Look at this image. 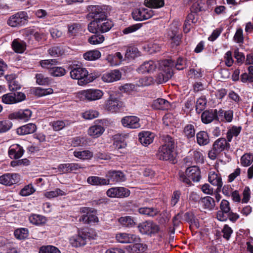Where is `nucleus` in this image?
I'll use <instances>...</instances> for the list:
<instances>
[{"label": "nucleus", "mask_w": 253, "mask_h": 253, "mask_svg": "<svg viewBox=\"0 0 253 253\" xmlns=\"http://www.w3.org/2000/svg\"><path fill=\"white\" fill-rule=\"evenodd\" d=\"M89 15L93 19H98L99 32H107L113 26V22L106 18V12L99 6L92 7Z\"/></svg>", "instance_id": "1"}, {"label": "nucleus", "mask_w": 253, "mask_h": 253, "mask_svg": "<svg viewBox=\"0 0 253 253\" xmlns=\"http://www.w3.org/2000/svg\"><path fill=\"white\" fill-rule=\"evenodd\" d=\"M161 137L164 144L159 148L157 156L161 160H172L174 157V140L167 134L163 135Z\"/></svg>", "instance_id": "2"}, {"label": "nucleus", "mask_w": 253, "mask_h": 253, "mask_svg": "<svg viewBox=\"0 0 253 253\" xmlns=\"http://www.w3.org/2000/svg\"><path fill=\"white\" fill-rule=\"evenodd\" d=\"M70 76L72 79L78 80V84L80 85L86 84L93 80L86 69L80 66L74 67L70 71Z\"/></svg>", "instance_id": "3"}, {"label": "nucleus", "mask_w": 253, "mask_h": 253, "mask_svg": "<svg viewBox=\"0 0 253 253\" xmlns=\"http://www.w3.org/2000/svg\"><path fill=\"white\" fill-rule=\"evenodd\" d=\"M28 19L27 12L19 11L11 15L7 20V24L11 27H20L25 25Z\"/></svg>", "instance_id": "4"}, {"label": "nucleus", "mask_w": 253, "mask_h": 253, "mask_svg": "<svg viewBox=\"0 0 253 253\" xmlns=\"http://www.w3.org/2000/svg\"><path fill=\"white\" fill-rule=\"evenodd\" d=\"M185 174L186 175L181 174L180 176V180L188 185H191L192 184L191 180L194 182H198L201 178L200 169L196 166L187 168Z\"/></svg>", "instance_id": "5"}, {"label": "nucleus", "mask_w": 253, "mask_h": 253, "mask_svg": "<svg viewBox=\"0 0 253 253\" xmlns=\"http://www.w3.org/2000/svg\"><path fill=\"white\" fill-rule=\"evenodd\" d=\"M139 232L142 234L151 236L158 233L160 228L152 220H147L139 224L138 226Z\"/></svg>", "instance_id": "6"}, {"label": "nucleus", "mask_w": 253, "mask_h": 253, "mask_svg": "<svg viewBox=\"0 0 253 253\" xmlns=\"http://www.w3.org/2000/svg\"><path fill=\"white\" fill-rule=\"evenodd\" d=\"M153 14V11L150 8H137L132 12V18L136 21H143L148 19L151 18Z\"/></svg>", "instance_id": "7"}, {"label": "nucleus", "mask_w": 253, "mask_h": 253, "mask_svg": "<svg viewBox=\"0 0 253 253\" xmlns=\"http://www.w3.org/2000/svg\"><path fill=\"white\" fill-rule=\"evenodd\" d=\"M90 234L89 232H80L78 235L70 238V242L72 246L80 247L86 244V239L90 238Z\"/></svg>", "instance_id": "8"}, {"label": "nucleus", "mask_w": 253, "mask_h": 253, "mask_svg": "<svg viewBox=\"0 0 253 253\" xmlns=\"http://www.w3.org/2000/svg\"><path fill=\"white\" fill-rule=\"evenodd\" d=\"M81 212L86 213V214H84L80 217L79 219L80 221H83L84 223L87 224L98 222V218L96 215V211H91L89 208H83L81 209Z\"/></svg>", "instance_id": "9"}, {"label": "nucleus", "mask_w": 253, "mask_h": 253, "mask_svg": "<svg viewBox=\"0 0 253 253\" xmlns=\"http://www.w3.org/2000/svg\"><path fill=\"white\" fill-rule=\"evenodd\" d=\"M220 210L217 212V219L221 221H225L228 219V214L230 211L229 202L226 200H222L219 206Z\"/></svg>", "instance_id": "10"}, {"label": "nucleus", "mask_w": 253, "mask_h": 253, "mask_svg": "<svg viewBox=\"0 0 253 253\" xmlns=\"http://www.w3.org/2000/svg\"><path fill=\"white\" fill-rule=\"evenodd\" d=\"M117 241L121 243L128 244L137 243L140 241V238L137 236L127 233H119L116 235Z\"/></svg>", "instance_id": "11"}, {"label": "nucleus", "mask_w": 253, "mask_h": 253, "mask_svg": "<svg viewBox=\"0 0 253 253\" xmlns=\"http://www.w3.org/2000/svg\"><path fill=\"white\" fill-rule=\"evenodd\" d=\"M106 194L111 198H122L128 197L130 192L124 187H113L107 191Z\"/></svg>", "instance_id": "12"}, {"label": "nucleus", "mask_w": 253, "mask_h": 253, "mask_svg": "<svg viewBox=\"0 0 253 253\" xmlns=\"http://www.w3.org/2000/svg\"><path fill=\"white\" fill-rule=\"evenodd\" d=\"M121 123L124 127L130 128H137L140 127L139 119L134 116H126L122 119Z\"/></svg>", "instance_id": "13"}, {"label": "nucleus", "mask_w": 253, "mask_h": 253, "mask_svg": "<svg viewBox=\"0 0 253 253\" xmlns=\"http://www.w3.org/2000/svg\"><path fill=\"white\" fill-rule=\"evenodd\" d=\"M20 176L17 173H5L0 176V183L11 185L19 182Z\"/></svg>", "instance_id": "14"}, {"label": "nucleus", "mask_w": 253, "mask_h": 253, "mask_svg": "<svg viewBox=\"0 0 253 253\" xmlns=\"http://www.w3.org/2000/svg\"><path fill=\"white\" fill-rule=\"evenodd\" d=\"M164 68L157 75L156 81L159 84H163L168 81L173 75L172 69L164 65L163 63Z\"/></svg>", "instance_id": "15"}, {"label": "nucleus", "mask_w": 253, "mask_h": 253, "mask_svg": "<svg viewBox=\"0 0 253 253\" xmlns=\"http://www.w3.org/2000/svg\"><path fill=\"white\" fill-rule=\"evenodd\" d=\"M82 95L89 101H94L100 99L103 95L99 89H89L82 92Z\"/></svg>", "instance_id": "16"}, {"label": "nucleus", "mask_w": 253, "mask_h": 253, "mask_svg": "<svg viewBox=\"0 0 253 253\" xmlns=\"http://www.w3.org/2000/svg\"><path fill=\"white\" fill-rule=\"evenodd\" d=\"M169 101L163 98H158L153 101L151 106L153 109L168 111L172 109Z\"/></svg>", "instance_id": "17"}, {"label": "nucleus", "mask_w": 253, "mask_h": 253, "mask_svg": "<svg viewBox=\"0 0 253 253\" xmlns=\"http://www.w3.org/2000/svg\"><path fill=\"white\" fill-rule=\"evenodd\" d=\"M24 152L22 147L17 144H13L8 149V155L11 159H18L22 157Z\"/></svg>", "instance_id": "18"}, {"label": "nucleus", "mask_w": 253, "mask_h": 253, "mask_svg": "<svg viewBox=\"0 0 253 253\" xmlns=\"http://www.w3.org/2000/svg\"><path fill=\"white\" fill-rule=\"evenodd\" d=\"M157 68V64L153 60L144 62L137 69L139 73H151L153 72Z\"/></svg>", "instance_id": "19"}, {"label": "nucleus", "mask_w": 253, "mask_h": 253, "mask_svg": "<svg viewBox=\"0 0 253 253\" xmlns=\"http://www.w3.org/2000/svg\"><path fill=\"white\" fill-rule=\"evenodd\" d=\"M122 74L119 70H114L103 74L102 79L105 82L112 83L120 80Z\"/></svg>", "instance_id": "20"}, {"label": "nucleus", "mask_w": 253, "mask_h": 253, "mask_svg": "<svg viewBox=\"0 0 253 253\" xmlns=\"http://www.w3.org/2000/svg\"><path fill=\"white\" fill-rule=\"evenodd\" d=\"M138 136L140 142L145 146H147L152 143L155 137L153 133L148 131L140 132Z\"/></svg>", "instance_id": "21"}, {"label": "nucleus", "mask_w": 253, "mask_h": 253, "mask_svg": "<svg viewBox=\"0 0 253 253\" xmlns=\"http://www.w3.org/2000/svg\"><path fill=\"white\" fill-rule=\"evenodd\" d=\"M185 60L182 58H178L176 62L169 59L164 61V65L169 67L171 69L175 67L177 70H180L183 69L185 67Z\"/></svg>", "instance_id": "22"}, {"label": "nucleus", "mask_w": 253, "mask_h": 253, "mask_svg": "<svg viewBox=\"0 0 253 253\" xmlns=\"http://www.w3.org/2000/svg\"><path fill=\"white\" fill-rule=\"evenodd\" d=\"M124 106V103L117 99L109 98L105 104L106 109L108 111H117L122 109Z\"/></svg>", "instance_id": "23"}, {"label": "nucleus", "mask_w": 253, "mask_h": 253, "mask_svg": "<svg viewBox=\"0 0 253 253\" xmlns=\"http://www.w3.org/2000/svg\"><path fill=\"white\" fill-rule=\"evenodd\" d=\"M140 56V52L138 48L134 46H128L125 55L124 60L130 61Z\"/></svg>", "instance_id": "24"}, {"label": "nucleus", "mask_w": 253, "mask_h": 253, "mask_svg": "<svg viewBox=\"0 0 253 253\" xmlns=\"http://www.w3.org/2000/svg\"><path fill=\"white\" fill-rule=\"evenodd\" d=\"M209 181L212 185L217 186V190H220L222 186V182L219 174L214 171H211L209 174Z\"/></svg>", "instance_id": "25"}, {"label": "nucleus", "mask_w": 253, "mask_h": 253, "mask_svg": "<svg viewBox=\"0 0 253 253\" xmlns=\"http://www.w3.org/2000/svg\"><path fill=\"white\" fill-rule=\"evenodd\" d=\"M199 204L205 210L208 211H212L215 206L213 198L210 196H206L202 198L199 201Z\"/></svg>", "instance_id": "26"}, {"label": "nucleus", "mask_w": 253, "mask_h": 253, "mask_svg": "<svg viewBox=\"0 0 253 253\" xmlns=\"http://www.w3.org/2000/svg\"><path fill=\"white\" fill-rule=\"evenodd\" d=\"M107 176L108 177L107 180H109V182L111 181L114 182H120L126 180L125 174L120 171H109Z\"/></svg>", "instance_id": "27"}, {"label": "nucleus", "mask_w": 253, "mask_h": 253, "mask_svg": "<svg viewBox=\"0 0 253 253\" xmlns=\"http://www.w3.org/2000/svg\"><path fill=\"white\" fill-rule=\"evenodd\" d=\"M36 129L37 126L35 124L30 123L18 128L16 132L18 135H26L34 133Z\"/></svg>", "instance_id": "28"}, {"label": "nucleus", "mask_w": 253, "mask_h": 253, "mask_svg": "<svg viewBox=\"0 0 253 253\" xmlns=\"http://www.w3.org/2000/svg\"><path fill=\"white\" fill-rule=\"evenodd\" d=\"M87 182L91 185L103 186L109 184V180L99 176H91L87 178Z\"/></svg>", "instance_id": "29"}, {"label": "nucleus", "mask_w": 253, "mask_h": 253, "mask_svg": "<svg viewBox=\"0 0 253 253\" xmlns=\"http://www.w3.org/2000/svg\"><path fill=\"white\" fill-rule=\"evenodd\" d=\"M140 214L151 217H154L160 212V210L154 207H142L138 210Z\"/></svg>", "instance_id": "30"}, {"label": "nucleus", "mask_w": 253, "mask_h": 253, "mask_svg": "<svg viewBox=\"0 0 253 253\" xmlns=\"http://www.w3.org/2000/svg\"><path fill=\"white\" fill-rule=\"evenodd\" d=\"M31 116V112H14L9 115L11 120L16 119L18 120L27 121Z\"/></svg>", "instance_id": "31"}, {"label": "nucleus", "mask_w": 253, "mask_h": 253, "mask_svg": "<svg viewBox=\"0 0 253 253\" xmlns=\"http://www.w3.org/2000/svg\"><path fill=\"white\" fill-rule=\"evenodd\" d=\"M104 128L100 125H94L90 126L87 131L88 134L93 138H97L104 132Z\"/></svg>", "instance_id": "32"}, {"label": "nucleus", "mask_w": 253, "mask_h": 253, "mask_svg": "<svg viewBox=\"0 0 253 253\" xmlns=\"http://www.w3.org/2000/svg\"><path fill=\"white\" fill-rule=\"evenodd\" d=\"M213 147H215L220 153L230 147L229 143L224 138L217 139L213 144Z\"/></svg>", "instance_id": "33"}, {"label": "nucleus", "mask_w": 253, "mask_h": 253, "mask_svg": "<svg viewBox=\"0 0 253 253\" xmlns=\"http://www.w3.org/2000/svg\"><path fill=\"white\" fill-rule=\"evenodd\" d=\"M197 143L200 146H205L208 144L210 139L208 133L205 131H200L196 134Z\"/></svg>", "instance_id": "34"}, {"label": "nucleus", "mask_w": 253, "mask_h": 253, "mask_svg": "<svg viewBox=\"0 0 253 253\" xmlns=\"http://www.w3.org/2000/svg\"><path fill=\"white\" fill-rule=\"evenodd\" d=\"M218 118L217 112H203L201 119L204 124H209Z\"/></svg>", "instance_id": "35"}, {"label": "nucleus", "mask_w": 253, "mask_h": 253, "mask_svg": "<svg viewBox=\"0 0 253 253\" xmlns=\"http://www.w3.org/2000/svg\"><path fill=\"white\" fill-rule=\"evenodd\" d=\"M82 32L81 26L79 23H73L68 25V35L70 37L78 36Z\"/></svg>", "instance_id": "36"}, {"label": "nucleus", "mask_w": 253, "mask_h": 253, "mask_svg": "<svg viewBox=\"0 0 253 253\" xmlns=\"http://www.w3.org/2000/svg\"><path fill=\"white\" fill-rule=\"evenodd\" d=\"M207 0H198L193 3L191 7V10L194 13L204 10L207 7Z\"/></svg>", "instance_id": "37"}, {"label": "nucleus", "mask_w": 253, "mask_h": 253, "mask_svg": "<svg viewBox=\"0 0 253 253\" xmlns=\"http://www.w3.org/2000/svg\"><path fill=\"white\" fill-rule=\"evenodd\" d=\"M53 92V90L51 88L44 89L41 87H36L31 89V92L38 97H42L51 94Z\"/></svg>", "instance_id": "38"}, {"label": "nucleus", "mask_w": 253, "mask_h": 253, "mask_svg": "<svg viewBox=\"0 0 253 253\" xmlns=\"http://www.w3.org/2000/svg\"><path fill=\"white\" fill-rule=\"evenodd\" d=\"M101 56V53L99 50H92L84 53L83 57L84 59L88 61H93L99 59Z\"/></svg>", "instance_id": "39"}, {"label": "nucleus", "mask_w": 253, "mask_h": 253, "mask_svg": "<svg viewBox=\"0 0 253 253\" xmlns=\"http://www.w3.org/2000/svg\"><path fill=\"white\" fill-rule=\"evenodd\" d=\"M12 47L15 52L22 53L26 49V44L23 42L19 41L18 39H15L12 42Z\"/></svg>", "instance_id": "40"}, {"label": "nucleus", "mask_w": 253, "mask_h": 253, "mask_svg": "<svg viewBox=\"0 0 253 253\" xmlns=\"http://www.w3.org/2000/svg\"><path fill=\"white\" fill-rule=\"evenodd\" d=\"M159 216L157 218L158 223L161 225L167 224L170 218V214L167 210H164L161 213L158 214Z\"/></svg>", "instance_id": "41"}, {"label": "nucleus", "mask_w": 253, "mask_h": 253, "mask_svg": "<svg viewBox=\"0 0 253 253\" xmlns=\"http://www.w3.org/2000/svg\"><path fill=\"white\" fill-rule=\"evenodd\" d=\"M74 156L81 160L89 159L93 156L92 152L89 150H84L83 151H74Z\"/></svg>", "instance_id": "42"}, {"label": "nucleus", "mask_w": 253, "mask_h": 253, "mask_svg": "<svg viewBox=\"0 0 253 253\" xmlns=\"http://www.w3.org/2000/svg\"><path fill=\"white\" fill-rule=\"evenodd\" d=\"M30 222L35 225H41L44 224L46 221L45 218L39 214H33L29 216Z\"/></svg>", "instance_id": "43"}, {"label": "nucleus", "mask_w": 253, "mask_h": 253, "mask_svg": "<svg viewBox=\"0 0 253 253\" xmlns=\"http://www.w3.org/2000/svg\"><path fill=\"white\" fill-rule=\"evenodd\" d=\"M253 162V154L252 153H246L243 155L241 158V164L243 167L250 166Z\"/></svg>", "instance_id": "44"}, {"label": "nucleus", "mask_w": 253, "mask_h": 253, "mask_svg": "<svg viewBox=\"0 0 253 253\" xmlns=\"http://www.w3.org/2000/svg\"><path fill=\"white\" fill-rule=\"evenodd\" d=\"M241 127L234 126L230 128L227 132V138L228 142H230L233 136H237L240 133Z\"/></svg>", "instance_id": "45"}, {"label": "nucleus", "mask_w": 253, "mask_h": 253, "mask_svg": "<svg viewBox=\"0 0 253 253\" xmlns=\"http://www.w3.org/2000/svg\"><path fill=\"white\" fill-rule=\"evenodd\" d=\"M49 74L54 77H60L64 76L66 73V70L62 67L53 66L50 69Z\"/></svg>", "instance_id": "46"}, {"label": "nucleus", "mask_w": 253, "mask_h": 253, "mask_svg": "<svg viewBox=\"0 0 253 253\" xmlns=\"http://www.w3.org/2000/svg\"><path fill=\"white\" fill-rule=\"evenodd\" d=\"M104 37L102 35L95 33L89 38L88 41L91 44H98L103 42Z\"/></svg>", "instance_id": "47"}, {"label": "nucleus", "mask_w": 253, "mask_h": 253, "mask_svg": "<svg viewBox=\"0 0 253 253\" xmlns=\"http://www.w3.org/2000/svg\"><path fill=\"white\" fill-rule=\"evenodd\" d=\"M145 3L149 7L160 8L164 5V0H145Z\"/></svg>", "instance_id": "48"}, {"label": "nucleus", "mask_w": 253, "mask_h": 253, "mask_svg": "<svg viewBox=\"0 0 253 253\" xmlns=\"http://www.w3.org/2000/svg\"><path fill=\"white\" fill-rule=\"evenodd\" d=\"M6 78L9 82V88L10 90L14 91L21 88V85L17 81L13 79L12 75L7 76Z\"/></svg>", "instance_id": "49"}, {"label": "nucleus", "mask_w": 253, "mask_h": 253, "mask_svg": "<svg viewBox=\"0 0 253 253\" xmlns=\"http://www.w3.org/2000/svg\"><path fill=\"white\" fill-rule=\"evenodd\" d=\"M58 61L56 59H48L43 60L40 61V64L42 68L48 69L49 72L50 69L53 67V66L56 65Z\"/></svg>", "instance_id": "50"}, {"label": "nucleus", "mask_w": 253, "mask_h": 253, "mask_svg": "<svg viewBox=\"0 0 253 253\" xmlns=\"http://www.w3.org/2000/svg\"><path fill=\"white\" fill-rule=\"evenodd\" d=\"M48 53L52 56H59L63 55L64 50L62 47L56 46L52 47L48 50Z\"/></svg>", "instance_id": "51"}, {"label": "nucleus", "mask_w": 253, "mask_h": 253, "mask_svg": "<svg viewBox=\"0 0 253 253\" xmlns=\"http://www.w3.org/2000/svg\"><path fill=\"white\" fill-rule=\"evenodd\" d=\"M15 237L19 240L26 239L28 236V230L26 228H20L15 230Z\"/></svg>", "instance_id": "52"}, {"label": "nucleus", "mask_w": 253, "mask_h": 253, "mask_svg": "<svg viewBox=\"0 0 253 253\" xmlns=\"http://www.w3.org/2000/svg\"><path fill=\"white\" fill-rule=\"evenodd\" d=\"M12 126V123L9 121H0V133L7 132L11 129Z\"/></svg>", "instance_id": "53"}, {"label": "nucleus", "mask_w": 253, "mask_h": 253, "mask_svg": "<svg viewBox=\"0 0 253 253\" xmlns=\"http://www.w3.org/2000/svg\"><path fill=\"white\" fill-rule=\"evenodd\" d=\"M66 193L64 191L60 189H56L55 190L46 192L44 193V196L47 198H52L58 196L65 195Z\"/></svg>", "instance_id": "54"}, {"label": "nucleus", "mask_w": 253, "mask_h": 253, "mask_svg": "<svg viewBox=\"0 0 253 253\" xmlns=\"http://www.w3.org/2000/svg\"><path fill=\"white\" fill-rule=\"evenodd\" d=\"M184 133L188 138L194 137L195 134L194 126L191 124L186 125L184 129Z\"/></svg>", "instance_id": "55"}, {"label": "nucleus", "mask_w": 253, "mask_h": 253, "mask_svg": "<svg viewBox=\"0 0 253 253\" xmlns=\"http://www.w3.org/2000/svg\"><path fill=\"white\" fill-rule=\"evenodd\" d=\"M39 253H61L60 251L53 246H46L42 247Z\"/></svg>", "instance_id": "56"}, {"label": "nucleus", "mask_w": 253, "mask_h": 253, "mask_svg": "<svg viewBox=\"0 0 253 253\" xmlns=\"http://www.w3.org/2000/svg\"><path fill=\"white\" fill-rule=\"evenodd\" d=\"M2 102L7 104L16 103L15 95L14 93H7L2 97Z\"/></svg>", "instance_id": "57"}, {"label": "nucleus", "mask_w": 253, "mask_h": 253, "mask_svg": "<svg viewBox=\"0 0 253 253\" xmlns=\"http://www.w3.org/2000/svg\"><path fill=\"white\" fill-rule=\"evenodd\" d=\"M35 191L34 186L32 184H29L21 189L20 194L22 196H28L34 193Z\"/></svg>", "instance_id": "58"}, {"label": "nucleus", "mask_w": 253, "mask_h": 253, "mask_svg": "<svg viewBox=\"0 0 253 253\" xmlns=\"http://www.w3.org/2000/svg\"><path fill=\"white\" fill-rule=\"evenodd\" d=\"M154 83V80L152 77H144L139 79L137 82L139 86H148Z\"/></svg>", "instance_id": "59"}, {"label": "nucleus", "mask_w": 253, "mask_h": 253, "mask_svg": "<svg viewBox=\"0 0 253 253\" xmlns=\"http://www.w3.org/2000/svg\"><path fill=\"white\" fill-rule=\"evenodd\" d=\"M37 83L39 85L48 84L50 82V80L48 77H45L42 74H38L36 75Z\"/></svg>", "instance_id": "60"}, {"label": "nucleus", "mask_w": 253, "mask_h": 253, "mask_svg": "<svg viewBox=\"0 0 253 253\" xmlns=\"http://www.w3.org/2000/svg\"><path fill=\"white\" fill-rule=\"evenodd\" d=\"M88 31L92 33L99 32L98 19H94L88 25Z\"/></svg>", "instance_id": "61"}, {"label": "nucleus", "mask_w": 253, "mask_h": 253, "mask_svg": "<svg viewBox=\"0 0 253 253\" xmlns=\"http://www.w3.org/2000/svg\"><path fill=\"white\" fill-rule=\"evenodd\" d=\"M29 164V161L27 159L18 160H13L10 163V166L12 167L21 166H27Z\"/></svg>", "instance_id": "62"}, {"label": "nucleus", "mask_w": 253, "mask_h": 253, "mask_svg": "<svg viewBox=\"0 0 253 253\" xmlns=\"http://www.w3.org/2000/svg\"><path fill=\"white\" fill-rule=\"evenodd\" d=\"M206 104L207 101L205 98H199L196 102V111H204L205 109Z\"/></svg>", "instance_id": "63"}, {"label": "nucleus", "mask_w": 253, "mask_h": 253, "mask_svg": "<svg viewBox=\"0 0 253 253\" xmlns=\"http://www.w3.org/2000/svg\"><path fill=\"white\" fill-rule=\"evenodd\" d=\"M141 27V24H136L131 25L128 27L125 28L123 32L124 34H128L134 32L139 29Z\"/></svg>", "instance_id": "64"}]
</instances>
